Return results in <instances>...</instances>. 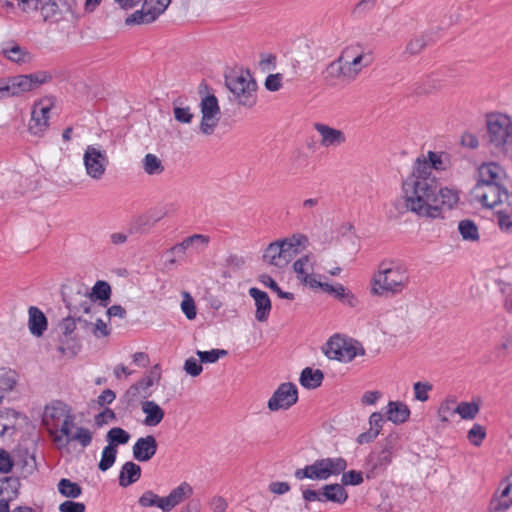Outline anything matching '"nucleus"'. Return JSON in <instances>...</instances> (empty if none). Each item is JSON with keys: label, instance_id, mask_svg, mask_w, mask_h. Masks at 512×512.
Instances as JSON below:
<instances>
[{"label": "nucleus", "instance_id": "nucleus-31", "mask_svg": "<svg viewBox=\"0 0 512 512\" xmlns=\"http://www.w3.org/2000/svg\"><path fill=\"white\" fill-rule=\"evenodd\" d=\"M437 203L436 206L440 211V216L442 215V209H452L459 201V193L457 190L450 188H440L437 184V192H436Z\"/></svg>", "mask_w": 512, "mask_h": 512}, {"label": "nucleus", "instance_id": "nucleus-28", "mask_svg": "<svg viewBox=\"0 0 512 512\" xmlns=\"http://www.w3.org/2000/svg\"><path fill=\"white\" fill-rule=\"evenodd\" d=\"M19 382V374L11 368H0V405L7 393L12 392Z\"/></svg>", "mask_w": 512, "mask_h": 512}, {"label": "nucleus", "instance_id": "nucleus-23", "mask_svg": "<svg viewBox=\"0 0 512 512\" xmlns=\"http://www.w3.org/2000/svg\"><path fill=\"white\" fill-rule=\"evenodd\" d=\"M50 107H35L31 114L28 130L35 136H41L48 128Z\"/></svg>", "mask_w": 512, "mask_h": 512}, {"label": "nucleus", "instance_id": "nucleus-11", "mask_svg": "<svg viewBox=\"0 0 512 512\" xmlns=\"http://www.w3.org/2000/svg\"><path fill=\"white\" fill-rule=\"evenodd\" d=\"M200 109L202 114L199 127L200 131L204 135H211L217 127L221 117V111L217 97L214 94H209L205 97H202L200 102Z\"/></svg>", "mask_w": 512, "mask_h": 512}, {"label": "nucleus", "instance_id": "nucleus-40", "mask_svg": "<svg viewBox=\"0 0 512 512\" xmlns=\"http://www.w3.org/2000/svg\"><path fill=\"white\" fill-rule=\"evenodd\" d=\"M76 297L79 298V301H77L76 298H67L63 294V300L66 304V307L69 309L70 312H73L74 314H77L80 311H83L84 313H90L91 311V300L87 297L86 294H82L78 292L76 294Z\"/></svg>", "mask_w": 512, "mask_h": 512}, {"label": "nucleus", "instance_id": "nucleus-49", "mask_svg": "<svg viewBox=\"0 0 512 512\" xmlns=\"http://www.w3.org/2000/svg\"><path fill=\"white\" fill-rule=\"evenodd\" d=\"M259 281L264 285L269 287L273 292L277 294L279 298L294 300V294L291 292H284L277 282L268 274H261L259 276Z\"/></svg>", "mask_w": 512, "mask_h": 512}, {"label": "nucleus", "instance_id": "nucleus-48", "mask_svg": "<svg viewBox=\"0 0 512 512\" xmlns=\"http://www.w3.org/2000/svg\"><path fill=\"white\" fill-rule=\"evenodd\" d=\"M480 407L475 402H460L456 407L455 411L464 420H472L479 413Z\"/></svg>", "mask_w": 512, "mask_h": 512}, {"label": "nucleus", "instance_id": "nucleus-43", "mask_svg": "<svg viewBox=\"0 0 512 512\" xmlns=\"http://www.w3.org/2000/svg\"><path fill=\"white\" fill-rule=\"evenodd\" d=\"M142 168L146 174L151 176L160 175L165 169L161 159L152 153L145 155L142 160Z\"/></svg>", "mask_w": 512, "mask_h": 512}, {"label": "nucleus", "instance_id": "nucleus-47", "mask_svg": "<svg viewBox=\"0 0 512 512\" xmlns=\"http://www.w3.org/2000/svg\"><path fill=\"white\" fill-rule=\"evenodd\" d=\"M293 270L297 274V279L302 280L303 276L313 271L311 256L306 254L293 263Z\"/></svg>", "mask_w": 512, "mask_h": 512}, {"label": "nucleus", "instance_id": "nucleus-60", "mask_svg": "<svg viewBox=\"0 0 512 512\" xmlns=\"http://www.w3.org/2000/svg\"><path fill=\"white\" fill-rule=\"evenodd\" d=\"M342 478H341V482H342V486H357V485H360L363 483V476H362V473L360 471H356V470H350V471H347V472H342Z\"/></svg>", "mask_w": 512, "mask_h": 512}, {"label": "nucleus", "instance_id": "nucleus-29", "mask_svg": "<svg viewBox=\"0 0 512 512\" xmlns=\"http://www.w3.org/2000/svg\"><path fill=\"white\" fill-rule=\"evenodd\" d=\"M28 326L32 335L40 337L47 329V318L45 314L37 307L31 306L28 310Z\"/></svg>", "mask_w": 512, "mask_h": 512}, {"label": "nucleus", "instance_id": "nucleus-14", "mask_svg": "<svg viewBox=\"0 0 512 512\" xmlns=\"http://www.w3.org/2000/svg\"><path fill=\"white\" fill-rule=\"evenodd\" d=\"M72 411L71 407L60 400H53L44 407L42 424L49 433Z\"/></svg>", "mask_w": 512, "mask_h": 512}, {"label": "nucleus", "instance_id": "nucleus-33", "mask_svg": "<svg viewBox=\"0 0 512 512\" xmlns=\"http://www.w3.org/2000/svg\"><path fill=\"white\" fill-rule=\"evenodd\" d=\"M141 477V467L132 462L128 461L123 464L119 473V485L121 487H128L133 483L137 482Z\"/></svg>", "mask_w": 512, "mask_h": 512}, {"label": "nucleus", "instance_id": "nucleus-61", "mask_svg": "<svg viewBox=\"0 0 512 512\" xmlns=\"http://www.w3.org/2000/svg\"><path fill=\"white\" fill-rule=\"evenodd\" d=\"M497 224L501 231L505 233H512V219L511 212L506 210H499L496 212Z\"/></svg>", "mask_w": 512, "mask_h": 512}, {"label": "nucleus", "instance_id": "nucleus-30", "mask_svg": "<svg viewBox=\"0 0 512 512\" xmlns=\"http://www.w3.org/2000/svg\"><path fill=\"white\" fill-rule=\"evenodd\" d=\"M321 495L323 502L330 501L337 504H344L348 499L347 491L338 483L326 484L321 487Z\"/></svg>", "mask_w": 512, "mask_h": 512}, {"label": "nucleus", "instance_id": "nucleus-27", "mask_svg": "<svg viewBox=\"0 0 512 512\" xmlns=\"http://www.w3.org/2000/svg\"><path fill=\"white\" fill-rule=\"evenodd\" d=\"M141 409L145 414L144 424L149 427L160 424L165 416L164 410L155 401H142Z\"/></svg>", "mask_w": 512, "mask_h": 512}, {"label": "nucleus", "instance_id": "nucleus-35", "mask_svg": "<svg viewBox=\"0 0 512 512\" xmlns=\"http://www.w3.org/2000/svg\"><path fill=\"white\" fill-rule=\"evenodd\" d=\"M294 476L297 480H303L305 478L311 480H326L320 459H317L310 465H306L304 468L296 469Z\"/></svg>", "mask_w": 512, "mask_h": 512}, {"label": "nucleus", "instance_id": "nucleus-37", "mask_svg": "<svg viewBox=\"0 0 512 512\" xmlns=\"http://www.w3.org/2000/svg\"><path fill=\"white\" fill-rule=\"evenodd\" d=\"M283 246H280L279 240L270 243L264 251L263 261L276 267L286 265L285 256H282Z\"/></svg>", "mask_w": 512, "mask_h": 512}, {"label": "nucleus", "instance_id": "nucleus-17", "mask_svg": "<svg viewBox=\"0 0 512 512\" xmlns=\"http://www.w3.org/2000/svg\"><path fill=\"white\" fill-rule=\"evenodd\" d=\"M314 129L321 136L320 144L323 147H339L346 142V135L343 131L330 127L323 123H315Z\"/></svg>", "mask_w": 512, "mask_h": 512}, {"label": "nucleus", "instance_id": "nucleus-57", "mask_svg": "<svg viewBox=\"0 0 512 512\" xmlns=\"http://www.w3.org/2000/svg\"><path fill=\"white\" fill-rule=\"evenodd\" d=\"M486 437V431L480 424H474L468 431L467 438L474 446H480Z\"/></svg>", "mask_w": 512, "mask_h": 512}, {"label": "nucleus", "instance_id": "nucleus-18", "mask_svg": "<svg viewBox=\"0 0 512 512\" xmlns=\"http://www.w3.org/2000/svg\"><path fill=\"white\" fill-rule=\"evenodd\" d=\"M352 74L345 68L342 58H337L327 65L323 71V79L328 86H335L339 80L351 81Z\"/></svg>", "mask_w": 512, "mask_h": 512}, {"label": "nucleus", "instance_id": "nucleus-1", "mask_svg": "<svg viewBox=\"0 0 512 512\" xmlns=\"http://www.w3.org/2000/svg\"><path fill=\"white\" fill-rule=\"evenodd\" d=\"M405 207L418 216L439 218L436 204L437 180L429 175V167L423 161H415L413 171L402 183Z\"/></svg>", "mask_w": 512, "mask_h": 512}, {"label": "nucleus", "instance_id": "nucleus-15", "mask_svg": "<svg viewBox=\"0 0 512 512\" xmlns=\"http://www.w3.org/2000/svg\"><path fill=\"white\" fill-rule=\"evenodd\" d=\"M508 179L505 169L496 162H484L476 172V184L506 183Z\"/></svg>", "mask_w": 512, "mask_h": 512}, {"label": "nucleus", "instance_id": "nucleus-4", "mask_svg": "<svg viewBox=\"0 0 512 512\" xmlns=\"http://www.w3.org/2000/svg\"><path fill=\"white\" fill-rule=\"evenodd\" d=\"M48 434L58 448L66 447L71 442H77L86 448L93 439V434L88 428L76 427L75 415L72 411Z\"/></svg>", "mask_w": 512, "mask_h": 512}, {"label": "nucleus", "instance_id": "nucleus-21", "mask_svg": "<svg viewBox=\"0 0 512 512\" xmlns=\"http://www.w3.org/2000/svg\"><path fill=\"white\" fill-rule=\"evenodd\" d=\"M249 295L254 299L256 311L255 318L259 322H266L271 312V300L268 294L258 288L249 289Z\"/></svg>", "mask_w": 512, "mask_h": 512}, {"label": "nucleus", "instance_id": "nucleus-9", "mask_svg": "<svg viewBox=\"0 0 512 512\" xmlns=\"http://www.w3.org/2000/svg\"><path fill=\"white\" fill-rule=\"evenodd\" d=\"M83 163L87 175L94 180H100L106 172L109 159L105 150H101L99 146L88 145L83 154Z\"/></svg>", "mask_w": 512, "mask_h": 512}, {"label": "nucleus", "instance_id": "nucleus-62", "mask_svg": "<svg viewBox=\"0 0 512 512\" xmlns=\"http://www.w3.org/2000/svg\"><path fill=\"white\" fill-rule=\"evenodd\" d=\"M176 103L177 102L175 101L174 109H173L175 120L180 123H184V124L191 123L194 115H193V113H191L190 108L189 107H180V106L176 105Z\"/></svg>", "mask_w": 512, "mask_h": 512}, {"label": "nucleus", "instance_id": "nucleus-45", "mask_svg": "<svg viewBox=\"0 0 512 512\" xmlns=\"http://www.w3.org/2000/svg\"><path fill=\"white\" fill-rule=\"evenodd\" d=\"M108 446L116 448L118 445L127 444L130 440V434L121 427H113L106 434Z\"/></svg>", "mask_w": 512, "mask_h": 512}, {"label": "nucleus", "instance_id": "nucleus-42", "mask_svg": "<svg viewBox=\"0 0 512 512\" xmlns=\"http://www.w3.org/2000/svg\"><path fill=\"white\" fill-rule=\"evenodd\" d=\"M345 340L339 336H333L326 343L324 353L329 359L341 361Z\"/></svg>", "mask_w": 512, "mask_h": 512}, {"label": "nucleus", "instance_id": "nucleus-50", "mask_svg": "<svg viewBox=\"0 0 512 512\" xmlns=\"http://www.w3.org/2000/svg\"><path fill=\"white\" fill-rule=\"evenodd\" d=\"M331 295H334L335 298L339 299L350 307H356L359 302L354 294H352L340 283L335 284L333 293Z\"/></svg>", "mask_w": 512, "mask_h": 512}, {"label": "nucleus", "instance_id": "nucleus-26", "mask_svg": "<svg viewBox=\"0 0 512 512\" xmlns=\"http://www.w3.org/2000/svg\"><path fill=\"white\" fill-rule=\"evenodd\" d=\"M192 494V488L186 482L173 489L168 496L163 497L160 509L164 512L171 511L176 505L181 503L185 497Z\"/></svg>", "mask_w": 512, "mask_h": 512}, {"label": "nucleus", "instance_id": "nucleus-5", "mask_svg": "<svg viewBox=\"0 0 512 512\" xmlns=\"http://www.w3.org/2000/svg\"><path fill=\"white\" fill-rule=\"evenodd\" d=\"M52 80L48 71L0 78V100L18 97Z\"/></svg>", "mask_w": 512, "mask_h": 512}, {"label": "nucleus", "instance_id": "nucleus-59", "mask_svg": "<svg viewBox=\"0 0 512 512\" xmlns=\"http://www.w3.org/2000/svg\"><path fill=\"white\" fill-rule=\"evenodd\" d=\"M163 497H159L153 491L148 490L145 491L138 500V503L141 507H152L156 506L160 508L161 501Z\"/></svg>", "mask_w": 512, "mask_h": 512}, {"label": "nucleus", "instance_id": "nucleus-25", "mask_svg": "<svg viewBox=\"0 0 512 512\" xmlns=\"http://www.w3.org/2000/svg\"><path fill=\"white\" fill-rule=\"evenodd\" d=\"M307 242V236L300 233L279 240L280 246H283L282 256H285L286 265L300 252V247Z\"/></svg>", "mask_w": 512, "mask_h": 512}, {"label": "nucleus", "instance_id": "nucleus-53", "mask_svg": "<svg viewBox=\"0 0 512 512\" xmlns=\"http://www.w3.org/2000/svg\"><path fill=\"white\" fill-rule=\"evenodd\" d=\"M505 483H506L505 487L501 491L499 499L497 500L496 504L494 505V509L496 511L507 510L512 505V498L508 497L511 492V489H512V484L507 480H505Z\"/></svg>", "mask_w": 512, "mask_h": 512}, {"label": "nucleus", "instance_id": "nucleus-8", "mask_svg": "<svg viewBox=\"0 0 512 512\" xmlns=\"http://www.w3.org/2000/svg\"><path fill=\"white\" fill-rule=\"evenodd\" d=\"M486 126L488 141L497 152L512 136V120L506 114L493 113L487 116Z\"/></svg>", "mask_w": 512, "mask_h": 512}, {"label": "nucleus", "instance_id": "nucleus-64", "mask_svg": "<svg viewBox=\"0 0 512 512\" xmlns=\"http://www.w3.org/2000/svg\"><path fill=\"white\" fill-rule=\"evenodd\" d=\"M415 399L421 402L428 400V392L433 389V386L428 382H416L413 386Z\"/></svg>", "mask_w": 512, "mask_h": 512}, {"label": "nucleus", "instance_id": "nucleus-39", "mask_svg": "<svg viewBox=\"0 0 512 512\" xmlns=\"http://www.w3.org/2000/svg\"><path fill=\"white\" fill-rule=\"evenodd\" d=\"M324 374L320 369H312L306 367L302 370L300 375V384L308 389H315L321 386Z\"/></svg>", "mask_w": 512, "mask_h": 512}, {"label": "nucleus", "instance_id": "nucleus-38", "mask_svg": "<svg viewBox=\"0 0 512 512\" xmlns=\"http://www.w3.org/2000/svg\"><path fill=\"white\" fill-rule=\"evenodd\" d=\"M77 329L74 344H71V353L77 354L81 349V341L92 334V323L82 317H76Z\"/></svg>", "mask_w": 512, "mask_h": 512}, {"label": "nucleus", "instance_id": "nucleus-22", "mask_svg": "<svg viewBox=\"0 0 512 512\" xmlns=\"http://www.w3.org/2000/svg\"><path fill=\"white\" fill-rule=\"evenodd\" d=\"M61 329L60 343L58 350L65 354L66 350L71 351V344H74V336H76L77 321L76 317L68 316L63 318L59 324Z\"/></svg>", "mask_w": 512, "mask_h": 512}, {"label": "nucleus", "instance_id": "nucleus-51", "mask_svg": "<svg viewBox=\"0 0 512 512\" xmlns=\"http://www.w3.org/2000/svg\"><path fill=\"white\" fill-rule=\"evenodd\" d=\"M416 161H423L429 167V175H432V169L442 171L446 169V165L442 159V153H437L433 151L428 152V159L426 158H417Z\"/></svg>", "mask_w": 512, "mask_h": 512}, {"label": "nucleus", "instance_id": "nucleus-54", "mask_svg": "<svg viewBox=\"0 0 512 512\" xmlns=\"http://www.w3.org/2000/svg\"><path fill=\"white\" fill-rule=\"evenodd\" d=\"M209 242V236L203 234H194L192 236L186 237L182 242L177 244L179 247H182V250L186 252V250L192 246L202 245L203 247H207Z\"/></svg>", "mask_w": 512, "mask_h": 512}, {"label": "nucleus", "instance_id": "nucleus-52", "mask_svg": "<svg viewBox=\"0 0 512 512\" xmlns=\"http://www.w3.org/2000/svg\"><path fill=\"white\" fill-rule=\"evenodd\" d=\"M116 456H117V448H113L112 446H108V445L106 447H104V449L102 451L101 460L98 464L99 470L104 472V471H107L108 469H110L116 461Z\"/></svg>", "mask_w": 512, "mask_h": 512}, {"label": "nucleus", "instance_id": "nucleus-44", "mask_svg": "<svg viewBox=\"0 0 512 512\" xmlns=\"http://www.w3.org/2000/svg\"><path fill=\"white\" fill-rule=\"evenodd\" d=\"M458 231L463 240L472 242L479 240L478 227L475 222L470 219L461 220L458 224Z\"/></svg>", "mask_w": 512, "mask_h": 512}, {"label": "nucleus", "instance_id": "nucleus-34", "mask_svg": "<svg viewBox=\"0 0 512 512\" xmlns=\"http://www.w3.org/2000/svg\"><path fill=\"white\" fill-rule=\"evenodd\" d=\"M496 283L506 295L504 302L506 310L512 313V267L502 269L501 276L496 280Z\"/></svg>", "mask_w": 512, "mask_h": 512}, {"label": "nucleus", "instance_id": "nucleus-55", "mask_svg": "<svg viewBox=\"0 0 512 512\" xmlns=\"http://www.w3.org/2000/svg\"><path fill=\"white\" fill-rule=\"evenodd\" d=\"M197 356L202 363H215L221 357H224L228 354L227 350L224 349H212L210 351H200L196 352Z\"/></svg>", "mask_w": 512, "mask_h": 512}, {"label": "nucleus", "instance_id": "nucleus-58", "mask_svg": "<svg viewBox=\"0 0 512 512\" xmlns=\"http://www.w3.org/2000/svg\"><path fill=\"white\" fill-rule=\"evenodd\" d=\"M365 351L362 346L357 344H352L345 342V346L343 349V356L341 358L342 362H350L352 361L357 355H364Z\"/></svg>", "mask_w": 512, "mask_h": 512}, {"label": "nucleus", "instance_id": "nucleus-36", "mask_svg": "<svg viewBox=\"0 0 512 512\" xmlns=\"http://www.w3.org/2000/svg\"><path fill=\"white\" fill-rule=\"evenodd\" d=\"M373 61V57L371 53H364L360 52L355 54L353 59L346 60L344 65L346 69H349V71L352 74L350 77L351 81L355 80L358 74L361 72L363 67H368Z\"/></svg>", "mask_w": 512, "mask_h": 512}, {"label": "nucleus", "instance_id": "nucleus-63", "mask_svg": "<svg viewBox=\"0 0 512 512\" xmlns=\"http://www.w3.org/2000/svg\"><path fill=\"white\" fill-rule=\"evenodd\" d=\"M93 295L98 300H108L111 295V287L106 281H97L93 287Z\"/></svg>", "mask_w": 512, "mask_h": 512}, {"label": "nucleus", "instance_id": "nucleus-41", "mask_svg": "<svg viewBox=\"0 0 512 512\" xmlns=\"http://www.w3.org/2000/svg\"><path fill=\"white\" fill-rule=\"evenodd\" d=\"M326 480L332 475H339L347 468V461L342 457L321 458Z\"/></svg>", "mask_w": 512, "mask_h": 512}, {"label": "nucleus", "instance_id": "nucleus-46", "mask_svg": "<svg viewBox=\"0 0 512 512\" xmlns=\"http://www.w3.org/2000/svg\"><path fill=\"white\" fill-rule=\"evenodd\" d=\"M58 491L64 497L74 499L81 495L82 488L78 483L63 478L58 483Z\"/></svg>", "mask_w": 512, "mask_h": 512}, {"label": "nucleus", "instance_id": "nucleus-10", "mask_svg": "<svg viewBox=\"0 0 512 512\" xmlns=\"http://www.w3.org/2000/svg\"><path fill=\"white\" fill-rule=\"evenodd\" d=\"M171 0H144L142 8L135 11L125 20L126 25L149 24L165 12Z\"/></svg>", "mask_w": 512, "mask_h": 512}, {"label": "nucleus", "instance_id": "nucleus-12", "mask_svg": "<svg viewBox=\"0 0 512 512\" xmlns=\"http://www.w3.org/2000/svg\"><path fill=\"white\" fill-rule=\"evenodd\" d=\"M77 3L75 0H37L36 10L45 22H58L64 13L74 12Z\"/></svg>", "mask_w": 512, "mask_h": 512}, {"label": "nucleus", "instance_id": "nucleus-13", "mask_svg": "<svg viewBox=\"0 0 512 512\" xmlns=\"http://www.w3.org/2000/svg\"><path fill=\"white\" fill-rule=\"evenodd\" d=\"M298 400L297 387L290 382L282 383L275 390L272 397L268 401V408L271 411H278L280 409H289Z\"/></svg>", "mask_w": 512, "mask_h": 512}, {"label": "nucleus", "instance_id": "nucleus-19", "mask_svg": "<svg viewBox=\"0 0 512 512\" xmlns=\"http://www.w3.org/2000/svg\"><path fill=\"white\" fill-rule=\"evenodd\" d=\"M434 41H435L434 32L430 31V30L424 31L417 35H414L406 43L405 49L402 53V56L405 59H408L409 57L417 56L429 44L433 43Z\"/></svg>", "mask_w": 512, "mask_h": 512}, {"label": "nucleus", "instance_id": "nucleus-16", "mask_svg": "<svg viewBox=\"0 0 512 512\" xmlns=\"http://www.w3.org/2000/svg\"><path fill=\"white\" fill-rule=\"evenodd\" d=\"M154 385V377L151 374L144 375L139 381L131 385L125 392L128 405H133L140 399L147 400L151 396L150 388Z\"/></svg>", "mask_w": 512, "mask_h": 512}, {"label": "nucleus", "instance_id": "nucleus-20", "mask_svg": "<svg viewBox=\"0 0 512 512\" xmlns=\"http://www.w3.org/2000/svg\"><path fill=\"white\" fill-rule=\"evenodd\" d=\"M157 441L153 435H147L137 439L133 445V457L139 462H147L156 454Z\"/></svg>", "mask_w": 512, "mask_h": 512}, {"label": "nucleus", "instance_id": "nucleus-24", "mask_svg": "<svg viewBox=\"0 0 512 512\" xmlns=\"http://www.w3.org/2000/svg\"><path fill=\"white\" fill-rule=\"evenodd\" d=\"M1 52L5 58L17 64L29 63L32 60L31 53L15 41L4 43Z\"/></svg>", "mask_w": 512, "mask_h": 512}, {"label": "nucleus", "instance_id": "nucleus-2", "mask_svg": "<svg viewBox=\"0 0 512 512\" xmlns=\"http://www.w3.org/2000/svg\"><path fill=\"white\" fill-rule=\"evenodd\" d=\"M410 275L407 267L398 260L384 259L371 279V294L396 296L407 289Z\"/></svg>", "mask_w": 512, "mask_h": 512}, {"label": "nucleus", "instance_id": "nucleus-6", "mask_svg": "<svg viewBox=\"0 0 512 512\" xmlns=\"http://www.w3.org/2000/svg\"><path fill=\"white\" fill-rule=\"evenodd\" d=\"M397 441L398 436L396 434H389L381 443V449L369 454L367 458V466L369 467L366 474L367 479L375 478L390 465Z\"/></svg>", "mask_w": 512, "mask_h": 512}, {"label": "nucleus", "instance_id": "nucleus-7", "mask_svg": "<svg viewBox=\"0 0 512 512\" xmlns=\"http://www.w3.org/2000/svg\"><path fill=\"white\" fill-rule=\"evenodd\" d=\"M471 196L482 207L491 209L507 201L510 197L506 183L475 184Z\"/></svg>", "mask_w": 512, "mask_h": 512}, {"label": "nucleus", "instance_id": "nucleus-3", "mask_svg": "<svg viewBox=\"0 0 512 512\" xmlns=\"http://www.w3.org/2000/svg\"><path fill=\"white\" fill-rule=\"evenodd\" d=\"M225 85L239 105L251 108L256 104L257 83L248 70H232L225 75Z\"/></svg>", "mask_w": 512, "mask_h": 512}, {"label": "nucleus", "instance_id": "nucleus-56", "mask_svg": "<svg viewBox=\"0 0 512 512\" xmlns=\"http://www.w3.org/2000/svg\"><path fill=\"white\" fill-rule=\"evenodd\" d=\"M455 404L456 400L454 399H446L440 404L438 416L442 422H448L450 417L457 413L454 407Z\"/></svg>", "mask_w": 512, "mask_h": 512}, {"label": "nucleus", "instance_id": "nucleus-32", "mask_svg": "<svg viewBox=\"0 0 512 512\" xmlns=\"http://www.w3.org/2000/svg\"><path fill=\"white\" fill-rule=\"evenodd\" d=\"M386 415L387 419L395 424L406 422L410 416L408 406L399 401H390L387 404Z\"/></svg>", "mask_w": 512, "mask_h": 512}]
</instances>
